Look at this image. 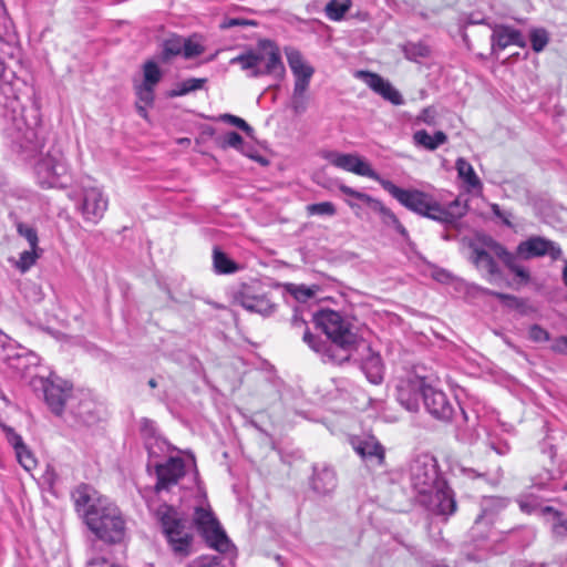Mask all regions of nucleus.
<instances>
[{
    "mask_svg": "<svg viewBox=\"0 0 567 567\" xmlns=\"http://www.w3.org/2000/svg\"><path fill=\"white\" fill-rule=\"evenodd\" d=\"M33 172L42 188L66 187L71 182L66 158L58 146H52L34 163Z\"/></svg>",
    "mask_w": 567,
    "mask_h": 567,
    "instance_id": "423d86ee",
    "label": "nucleus"
},
{
    "mask_svg": "<svg viewBox=\"0 0 567 567\" xmlns=\"http://www.w3.org/2000/svg\"><path fill=\"white\" fill-rule=\"evenodd\" d=\"M322 156L333 166L360 176L372 178L379 182L380 185L381 181H385L371 167L369 163L355 154H343L334 151H327L322 153Z\"/></svg>",
    "mask_w": 567,
    "mask_h": 567,
    "instance_id": "4468645a",
    "label": "nucleus"
},
{
    "mask_svg": "<svg viewBox=\"0 0 567 567\" xmlns=\"http://www.w3.org/2000/svg\"><path fill=\"white\" fill-rule=\"evenodd\" d=\"M7 78L4 63L0 59V121L3 134L17 146L18 152L35 154L42 148L37 131L40 123L38 111L32 110L31 118H27L19 95L25 83L20 79L8 81Z\"/></svg>",
    "mask_w": 567,
    "mask_h": 567,
    "instance_id": "f03ea898",
    "label": "nucleus"
},
{
    "mask_svg": "<svg viewBox=\"0 0 567 567\" xmlns=\"http://www.w3.org/2000/svg\"><path fill=\"white\" fill-rule=\"evenodd\" d=\"M224 558L220 556L199 557L189 567H225Z\"/></svg>",
    "mask_w": 567,
    "mask_h": 567,
    "instance_id": "6e6d98bb",
    "label": "nucleus"
},
{
    "mask_svg": "<svg viewBox=\"0 0 567 567\" xmlns=\"http://www.w3.org/2000/svg\"><path fill=\"white\" fill-rule=\"evenodd\" d=\"M482 293L497 298L505 307L517 310V307L522 306V299L504 292L491 290L488 288H482Z\"/></svg>",
    "mask_w": 567,
    "mask_h": 567,
    "instance_id": "79ce46f5",
    "label": "nucleus"
},
{
    "mask_svg": "<svg viewBox=\"0 0 567 567\" xmlns=\"http://www.w3.org/2000/svg\"><path fill=\"white\" fill-rule=\"evenodd\" d=\"M166 543L175 557L185 558L193 548V526L172 505L161 504L154 512Z\"/></svg>",
    "mask_w": 567,
    "mask_h": 567,
    "instance_id": "39448f33",
    "label": "nucleus"
},
{
    "mask_svg": "<svg viewBox=\"0 0 567 567\" xmlns=\"http://www.w3.org/2000/svg\"><path fill=\"white\" fill-rule=\"evenodd\" d=\"M207 83L206 78H190L186 79L183 82H179L175 85L174 89H172L168 93V97H177L183 96L186 94H189L192 92H195L197 90L204 89L205 84Z\"/></svg>",
    "mask_w": 567,
    "mask_h": 567,
    "instance_id": "473e14b6",
    "label": "nucleus"
},
{
    "mask_svg": "<svg viewBox=\"0 0 567 567\" xmlns=\"http://www.w3.org/2000/svg\"><path fill=\"white\" fill-rule=\"evenodd\" d=\"M470 248L472 250L470 259L476 268L486 270L493 277L501 275V270L492 256L493 252L487 251L477 243H471Z\"/></svg>",
    "mask_w": 567,
    "mask_h": 567,
    "instance_id": "a878e982",
    "label": "nucleus"
},
{
    "mask_svg": "<svg viewBox=\"0 0 567 567\" xmlns=\"http://www.w3.org/2000/svg\"><path fill=\"white\" fill-rule=\"evenodd\" d=\"M381 186L401 205L413 213L433 220L439 217L437 213H441L440 203L427 193L419 189L401 188L389 179L381 181Z\"/></svg>",
    "mask_w": 567,
    "mask_h": 567,
    "instance_id": "6e6552de",
    "label": "nucleus"
},
{
    "mask_svg": "<svg viewBox=\"0 0 567 567\" xmlns=\"http://www.w3.org/2000/svg\"><path fill=\"white\" fill-rule=\"evenodd\" d=\"M7 437H8L9 443L14 447V451H19L20 449L25 446L22 437L11 429L8 431Z\"/></svg>",
    "mask_w": 567,
    "mask_h": 567,
    "instance_id": "774afa93",
    "label": "nucleus"
},
{
    "mask_svg": "<svg viewBox=\"0 0 567 567\" xmlns=\"http://www.w3.org/2000/svg\"><path fill=\"white\" fill-rule=\"evenodd\" d=\"M183 37L172 35L162 43L159 60L164 63L169 62L173 58L182 55Z\"/></svg>",
    "mask_w": 567,
    "mask_h": 567,
    "instance_id": "72a5a7b5",
    "label": "nucleus"
},
{
    "mask_svg": "<svg viewBox=\"0 0 567 567\" xmlns=\"http://www.w3.org/2000/svg\"><path fill=\"white\" fill-rule=\"evenodd\" d=\"M546 506L547 505L540 504L538 499L532 495L519 501V507L522 512L527 514H535L539 517H542V509L546 508Z\"/></svg>",
    "mask_w": 567,
    "mask_h": 567,
    "instance_id": "de8ad7c7",
    "label": "nucleus"
},
{
    "mask_svg": "<svg viewBox=\"0 0 567 567\" xmlns=\"http://www.w3.org/2000/svg\"><path fill=\"white\" fill-rule=\"evenodd\" d=\"M140 431L144 439H155L157 434L155 422L151 419L143 417L140 422Z\"/></svg>",
    "mask_w": 567,
    "mask_h": 567,
    "instance_id": "4d7b16f0",
    "label": "nucleus"
},
{
    "mask_svg": "<svg viewBox=\"0 0 567 567\" xmlns=\"http://www.w3.org/2000/svg\"><path fill=\"white\" fill-rule=\"evenodd\" d=\"M307 212L309 215H327L333 216L336 215V206L331 202H321L316 204H310L307 206Z\"/></svg>",
    "mask_w": 567,
    "mask_h": 567,
    "instance_id": "603ef678",
    "label": "nucleus"
},
{
    "mask_svg": "<svg viewBox=\"0 0 567 567\" xmlns=\"http://www.w3.org/2000/svg\"><path fill=\"white\" fill-rule=\"evenodd\" d=\"M21 353H22L21 362H22V364L25 365V371L31 365H38L39 357L35 353H33L27 349H24L23 352H21Z\"/></svg>",
    "mask_w": 567,
    "mask_h": 567,
    "instance_id": "69168bd1",
    "label": "nucleus"
},
{
    "mask_svg": "<svg viewBox=\"0 0 567 567\" xmlns=\"http://www.w3.org/2000/svg\"><path fill=\"white\" fill-rule=\"evenodd\" d=\"M234 302L249 312L268 317L276 310V305L268 298L258 282L241 284L234 292Z\"/></svg>",
    "mask_w": 567,
    "mask_h": 567,
    "instance_id": "9b49d317",
    "label": "nucleus"
},
{
    "mask_svg": "<svg viewBox=\"0 0 567 567\" xmlns=\"http://www.w3.org/2000/svg\"><path fill=\"white\" fill-rule=\"evenodd\" d=\"M461 473L470 480H482L488 482V472L487 471H478L472 467H461Z\"/></svg>",
    "mask_w": 567,
    "mask_h": 567,
    "instance_id": "680f3d73",
    "label": "nucleus"
},
{
    "mask_svg": "<svg viewBox=\"0 0 567 567\" xmlns=\"http://www.w3.org/2000/svg\"><path fill=\"white\" fill-rule=\"evenodd\" d=\"M313 69H306V72L302 74H296L295 78V86L293 93L295 95L307 94L310 79L313 74Z\"/></svg>",
    "mask_w": 567,
    "mask_h": 567,
    "instance_id": "8fccbe9b",
    "label": "nucleus"
},
{
    "mask_svg": "<svg viewBox=\"0 0 567 567\" xmlns=\"http://www.w3.org/2000/svg\"><path fill=\"white\" fill-rule=\"evenodd\" d=\"M491 28L493 30L491 35L492 52L504 50L512 44L519 48L526 47V40L519 30L506 24H494Z\"/></svg>",
    "mask_w": 567,
    "mask_h": 567,
    "instance_id": "5701e85b",
    "label": "nucleus"
},
{
    "mask_svg": "<svg viewBox=\"0 0 567 567\" xmlns=\"http://www.w3.org/2000/svg\"><path fill=\"white\" fill-rule=\"evenodd\" d=\"M435 117H436V111L434 107L429 106L421 111L420 115L417 116V120L427 124V125H434L435 124Z\"/></svg>",
    "mask_w": 567,
    "mask_h": 567,
    "instance_id": "0e129e2a",
    "label": "nucleus"
},
{
    "mask_svg": "<svg viewBox=\"0 0 567 567\" xmlns=\"http://www.w3.org/2000/svg\"><path fill=\"white\" fill-rule=\"evenodd\" d=\"M516 255V262L518 259H533L548 255L554 260L559 259L561 249L554 241L540 236H532L528 239L520 241L514 252Z\"/></svg>",
    "mask_w": 567,
    "mask_h": 567,
    "instance_id": "2eb2a0df",
    "label": "nucleus"
},
{
    "mask_svg": "<svg viewBox=\"0 0 567 567\" xmlns=\"http://www.w3.org/2000/svg\"><path fill=\"white\" fill-rule=\"evenodd\" d=\"M308 103L307 94L295 95L291 97V109L295 114L299 115L306 112Z\"/></svg>",
    "mask_w": 567,
    "mask_h": 567,
    "instance_id": "13d9d810",
    "label": "nucleus"
},
{
    "mask_svg": "<svg viewBox=\"0 0 567 567\" xmlns=\"http://www.w3.org/2000/svg\"><path fill=\"white\" fill-rule=\"evenodd\" d=\"M33 384L35 389L42 390L48 408L56 416H61L65 408L69 409L74 398L72 384L54 374L47 379H37Z\"/></svg>",
    "mask_w": 567,
    "mask_h": 567,
    "instance_id": "1a4fd4ad",
    "label": "nucleus"
},
{
    "mask_svg": "<svg viewBox=\"0 0 567 567\" xmlns=\"http://www.w3.org/2000/svg\"><path fill=\"white\" fill-rule=\"evenodd\" d=\"M135 94L138 103H143L145 106H152L155 100V86L143 83L136 84Z\"/></svg>",
    "mask_w": 567,
    "mask_h": 567,
    "instance_id": "c03bdc74",
    "label": "nucleus"
},
{
    "mask_svg": "<svg viewBox=\"0 0 567 567\" xmlns=\"http://www.w3.org/2000/svg\"><path fill=\"white\" fill-rule=\"evenodd\" d=\"M380 214L382 221L386 225H391L403 238H409L406 228L401 224L396 215L383 204L377 210Z\"/></svg>",
    "mask_w": 567,
    "mask_h": 567,
    "instance_id": "58836bf2",
    "label": "nucleus"
},
{
    "mask_svg": "<svg viewBox=\"0 0 567 567\" xmlns=\"http://www.w3.org/2000/svg\"><path fill=\"white\" fill-rule=\"evenodd\" d=\"M404 56L413 62H417L421 58H427L431 53L430 48L423 42H406L402 45Z\"/></svg>",
    "mask_w": 567,
    "mask_h": 567,
    "instance_id": "e433bc0d",
    "label": "nucleus"
},
{
    "mask_svg": "<svg viewBox=\"0 0 567 567\" xmlns=\"http://www.w3.org/2000/svg\"><path fill=\"white\" fill-rule=\"evenodd\" d=\"M422 400L425 410L441 422H451L456 409L461 411L463 419L467 420V415L458 402L451 401L445 392L430 384L426 385Z\"/></svg>",
    "mask_w": 567,
    "mask_h": 567,
    "instance_id": "f8f14e48",
    "label": "nucleus"
},
{
    "mask_svg": "<svg viewBox=\"0 0 567 567\" xmlns=\"http://www.w3.org/2000/svg\"><path fill=\"white\" fill-rule=\"evenodd\" d=\"M230 64L248 71L249 78L270 76L279 82L286 73L278 45L268 39L259 40L255 49L233 58Z\"/></svg>",
    "mask_w": 567,
    "mask_h": 567,
    "instance_id": "20e7f679",
    "label": "nucleus"
},
{
    "mask_svg": "<svg viewBox=\"0 0 567 567\" xmlns=\"http://www.w3.org/2000/svg\"><path fill=\"white\" fill-rule=\"evenodd\" d=\"M358 76L375 93L394 105L404 103L402 94L381 75L370 71H359Z\"/></svg>",
    "mask_w": 567,
    "mask_h": 567,
    "instance_id": "4be33fe9",
    "label": "nucleus"
},
{
    "mask_svg": "<svg viewBox=\"0 0 567 567\" xmlns=\"http://www.w3.org/2000/svg\"><path fill=\"white\" fill-rule=\"evenodd\" d=\"M23 350L24 348L10 340L0 352V361L7 363L11 369L18 372H24L25 365L21 362V352H23Z\"/></svg>",
    "mask_w": 567,
    "mask_h": 567,
    "instance_id": "7c9ffc66",
    "label": "nucleus"
},
{
    "mask_svg": "<svg viewBox=\"0 0 567 567\" xmlns=\"http://www.w3.org/2000/svg\"><path fill=\"white\" fill-rule=\"evenodd\" d=\"M409 476L417 501L433 493L439 486L442 487L445 482L439 472L436 460L429 454L419 455L411 462Z\"/></svg>",
    "mask_w": 567,
    "mask_h": 567,
    "instance_id": "0eeeda50",
    "label": "nucleus"
},
{
    "mask_svg": "<svg viewBox=\"0 0 567 567\" xmlns=\"http://www.w3.org/2000/svg\"><path fill=\"white\" fill-rule=\"evenodd\" d=\"M247 25H257V22L254 20L243 19V18H226L220 24L221 29H230L233 27H247Z\"/></svg>",
    "mask_w": 567,
    "mask_h": 567,
    "instance_id": "052dcab7",
    "label": "nucleus"
},
{
    "mask_svg": "<svg viewBox=\"0 0 567 567\" xmlns=\"http://www.w3.org/2000/svg\"><path fill=\"white\" fill-rule=\"evenodd\" d=\"M529 39L533 51L539 53L547 47L549 34L544 28H535L530 30Z\"/></svg>",
    "mask_w": 567,
    "mask_h": 567,
    "instance_id": "a19ab883",
    "label": "nucleus"
},
{
    "mask_svg": "<svg viewBox=\"0 0 567 567\" xmlns=\"http://www.w3.org/2000/svg\"><path fill=\"white\" fill-rule=\"evenodd\" d=\"M17 231L21 237L27 239V241L30 245V248H39L38 247V243H39L38 233L34 227H32L28 224H24V223H19L17 225Z\"/></svg>",
    "mask_w": 567,
    "mask_h": 567,
    "instance_id": "09e8293b",
    "label": "nucleus"
},
{
    "mask_svg": "<svg viewBox=\"0 0 567 567\" xmlns=\"http://www.w3.org/2000/svg\"><path fill=\"white\" fill-rule=\"evenodd\" d=\"M69 411L79 425L92 426L101 420V406L86 395H74Z\"/></svg>",
    "mask_w": 567,
    "mask_h": 567,
    "instance_id": "412c9836",
    "label": "nucleus"
},
{
    "mask_svg": "<svg viewBox=\"0 0 567 567\" xmlns=\"http://www.w3.org/2000/svg\"><path fill=\"white\" fill-rule=\"evenodd\" d=\"M162 75L161 69L153 60H147L143 64V84L156 86L159 83Z\"/></svg>",
    "mask_w": 567,
    "mask_h": 567,
    "instance_id": "ea45409f",
    "label": "nucleus"
},
{
    "mask_svg": "<svg viewBox=\"0 0 567 567\" xmlns=\"http://www.w3.org/2000/svg\"><path fill=\"white\" fill-rule=\"evenodd\" d=\"M287 290L298 300L299 302H306L308 299L315 296V290L303 285H287Z\"/></svg>",
    "mask_w": 567,
    "mask_h": 567,
    "instance_id": "864d4df0",
    "label": "nucleus"
},
{
    "mask_svg": "<svg viewBox=\"0 0 567 567\" xmlns=\"http://www.w3.org/2000/svg\"><path fill=\"white\" fill-rule=\"evenodd\" d=\"M491 210L494 214L495 217L502 220V223L507 227H513V224L511 221L512 214L507 212H503L501 209V206L498 204H492Z\"/></svg>",
    "mask_w": 567,
    "mask_h": 567,
    "instance_id": "e2e57ef3",
    "label": "nucleus"
},
{
    "mask_svg": "<svg viewBox=\"0 0 567 567\" xmlns=\"http://www.w3.org/2000/svg\"><path fill=\"white\" fill-rule=\"evenodd\" d=\"M458 177L463 179L471 188H478L482 183L476 175L473 166L463 157L457 158L455 164Z\"/></svg>",
    "mask_w": 567,
    "mask_h": 567,
    "instance_id": "f704fd0d",
    "label": "nucleus"
},
{
    "mask_svg": "<svg viewBox=\"0 0 567 567\" xmlns=\"http://www.w3.org/2000/svg\"><path fill=\"white\" fill-rule=\"evenodd\" d=\"M369 354L362 360L361 369L367 379L373 384H380L383 381V362L379 353L372 352L368 347Z\"/></svg>",
    "mask_w": 567,
    "mask_h": 567,
    "instance_id": "cd10ccee",
    "label": "nucleus"
},
{
    "mask_svg": "<svg viewBox=\"0 0 567 567\" xmlns=\"http://www.w3.org/2000/svg\"><path fill=\"white\" fill-rule=\"evenodd\" d=\"M205 51V48L199 42H195L192 38H183V51L182 55L185 59H193L200 54H203Z\"/></svg>",
    "mask_w": 567,
    "mask_h": 567,
    "instance_id": "49530a36",
    "label": "nucleus"
},
{
    "mask_svg": "<svg viewBox=\"0 0 567 567\" xmlns=\"http://www.w3.org/2000/svg\"><path fill=\"white\" fill-rule=\"evenodd\" d=\"M79 209L86 221L96 224L107 209V199L97 187L84 188Z\"/></svg>",
    "mask_w": 567,
    "mask_h": 567,
    "instance_id": "aec40b11",
    "label": "nucleus"
},
{
    "mask_svg": "<svg viewBox=\"0 0 567 567\" xmlns=\"http://www.w3.org/2000/svg\"><path fill=\"white\" fill-rule=\"evenodd\" d=\"M419 503L435 515L449 517L456 512L457 504L453 489L446 481L443 486H439L433 493L419 499Z\"/></svg>",
    "mask_w": 567,
    "mask_h": 567,
    "instance_id": "dca6fc26",
    "label": "nucleus"
},
{
    "mask_svg": "<svg viewBox=\"0 0 567 567\" xmlns=\"http://www.w3.org/2000/svg\"><path fill=\"white\" fill-rule=\"evenodd\" d=\"M529 339L534 342H544L549 340V333L539 324H533L529 328Z\"/></svg>",
    "mask_w": 567,
    "mask_h": 567,
    "instance_id": "bf43d9fd",
    "label": "nucleus"
},
{
    "mask_svg": "<svg viewBox=\"0 0 567 567\" xmlns=\"http://www.w3.org/2000/svg\"><path fill=\"white\" fill-rule=\"evenodd\" d=\"M468 206L466 202L462 203L460 198L454 199L447 207L440 204L439 217L434 220L444 224L445 226H455L457 221L466 215Z\"/></svg>",
    "mask_w": 567,
    "mask_h": 567,
    "instance_id": "c85d7f7f",
    "label": "nucleus"
},
{
    "mask_svg": "<svg viewBox=\"0 0 567 567\" xmlns=\"http://www.w3.org/2000/svg\"><path fill=\"white\" fill-rule=\"evenodd\" d=\"M414 143L429 151H435L447 142V135L443 131H436L433 135L425 130L416 131L413 135Z\"/></svg>",
    "mask_w": 567,
    "mask_h": 567,
    "instance_id": "2f4dec72",
    "label": "nucleus"
},
{
    "mask_svg": "<svg viewBox=\"0 0 567 567\" xmlns=\"http://www.w3.org/2000/svg\"><path fill=\"white\" fill-rule=\"evenodd\" d=\"M213 261L215 271L217 274H234L239 268L238 265L234 260H231L225 252H223L218 247L214 248Z\"/></svg>",
    "mask_w": 567,
    "mask_h": 567,
    "instance_id": "c9c22d12",
    "label": "nucleus"
},
{
    "mask_svg": "<svg viewBox=\"0 0 567 567\" xmlns=\"http://www.w3.org/2000/svg\"><path fill=\"white\" fill-rule=\"evenodd\" d=\"M154 468L157 478L154 492L157 495H161L163 492H169L186 473L185 462L178 456H171L164 463H156Z\"/></svg>",
    "mask_w": 567,
    "mask_h": 567,
    "instance_id": "ddd939ff",
    "label": "nucleus"
},
{
    "mask_svg": "<svg viewBox=\"0 0 567 567\" xmlns=\"http://www.w3.org/2000/svg\"><path fill=\"white\" fill-rule=\"evenodd\" d=\"M202 537L209 546L220 553H225L229 547V539L221 529L218 520L210 509L196 507L193 516V524Z\"/></svg>",
    "mask_w": 567,
    "mask_h": 567,
    "instance_id": "9d476101",
    "label": "nucleus"
},
{
    "mask_svg": "<svg viewBox=\"0 0 567 567\" xmlns=\"http://www.w3.org/2000/svg\"><path fill=\"white\" fill-rule=\"evenodd\" d=\"M16 455L19 463L27 471H31L37 464L35 458L33 457V455L31 454L27 446H23L19 451H16Z\"/></svg>",
    "mask_w": 567,
    "mask_h": 567,
    "instance_id": "5fc2aeb1",
    "label": "nucleus"
},
{
    "mask_svg": "<svg viewBox=\"0 0 567 567\" xmlns=\"http://www.w3.org/2000/svg\"><path fill=\"white\" fill-rule=\"evenodd\" d=\"M217 144L223 150L226 148H235L237 151H240L243 154L247 155L248 157L261 163L262 165H267L268 161L265 159L262 156H256L254 154H250L245 150V143L241 137V135L235 131H229L225 135L217 138Z\"/></svg>",
    "mask_w": 567,
    "mask_h": 567,
    "instance_id": "c756f323",
    "label": "nucleus"
},
{
    "mask_svg": "<svg viewBox=\"0 0 567 567\" xmlns=\"http://www.w3.org/2000/svg\"><path fill=\"white\" fill-rule=\"evenodd\" d=\"M478 241L482 244L481 247L493 252L511 272L519 278L520 282L527 284L530 280L529 271L519 262H516V255L507 250L501 243L487 235L478 237Z\"/></svg>",
    "mask_w": 567,
    "mask_h": 567,
    "instance_id": "a211bd4d",
    "label": "nucleus"
},
{
    "mask_svg": "<svg viewBox=\"0 0 567 567\" xmlns=\"http://www.w3.org/2000/svg\"><path fill=\"white\" fill-rule=\"evenodd\" d=\"M542 518L550 525L553 539L561 542L567 537V517L553 506L542 509Z\"/></svg>",
    "mask_w": 567,
    "mask_h": 567,
    "instance_id": "393cba45",
    "label": "nucleus"
},
{
    "mask_svg": "<svg viewBox=\"0 0 567 567\" xmlns=\"http://www.w3.org/2000/svg\"><path fill=\"white\" fill-rule=\"evenodd\" d=\"M351 445L368 466L381 467L384 464L385 449L374 436L353 437Z\"/></svg>",
    "mask_w": 567,
    "mask_h": 567,
    "instance_id": "6ab92c4d",
    "label": "nucleus"
},
{
    "mask_svg": "<svg viewBox=\"0 0 567 567\" xmlns=\"http://www.w3.org/2000/svg\"><path fill=\"white\" fill-rule=\"evenodd\" d=\"M495 515L483 511V513L475 519L474 525L470 530V535L473 542L477 545L494 536L492 525L494 523Z\"/></svg>",
    "mask_w": 567,
    "mask_h": 567,
    "instance_id": "bb28decb",
    "label": "nucleus"
},
{
    "mask_svg": "<svg viewBox=\"0 0 567 567\" xmlns=\"http://www.w3.org/2000/svg\"><path fill=\"white\" fill-rule=\"evenodd\" d=\"M350 0H331L324 8L326 16L332 21L343 19L346 12L350 9Z\"/></svg>",
    "mask_w": 567,
    "mask_h": 567,
    "instance_id": "4c0bfd02",
    "label": "nucleus"
},
{
    "mask_svg": "<svg viewBox=\"0 0 567 567\" xmlns=\"http://www.w3.org/2000/svg\"><path fill=\"white\" fill-rule=\"evenodd\" d=\"M74 509L94 537L104 544L124 540L126 522L122 511L94 486L81 483L71 491Z\"/></svg>",
    "mask_w": 567,
    "mask_h": 567,
    "instance_id": "f257e3e1",
    "label": "nucleus"
},
{
    "mask_svg": "<svg viewBox=\"0 0 567 567\" xmlns=\"http://www.w3.org/2000/svg\"><path fill=\"white\" fill-rule=\"evenodd\" d=\"M313 321L324 332L329 341L312 334L309 328H306L302 333L303 342L319 353L323 362L343 364L350 361L352 352L357 348L358 336L342 315L331 309H322L313 315Z\"/></svg>",
    "mask_w": 567,
    "mask_h": 567,
    "instance_id": "7ed1b4c3",
    "label": "nucleus"
},
{
    "mask_svg": "<svg viewBox=\"0 0 567 567\" xmlns=\"http://www.w3.org/2000/svg\"><path fill=\"white\" fill-rule=\"evenodd\" d=\"M427 383L423 378L413 377L401 379L396 384V401L409 412H417L420 409V399Z\"/></svg>",
    "mask_w": 567,
    "mask_h": 567,
    "instance_id": "f3484780",
    "label": "nucleus"
},
{
    "mask_svg": "<svg viewBox=\"0 0 567 567\" xmlns=\"http://www.w3.org/2000/svg\"><path fill=\"white\" fill-rule=\"evenodd\" d=\"M42 249L40 248H30L29 250H24L20 254V258L17 262V268L22 272L29 270L40 257Z\"/></svg>",
    "mask_w": 567,
    "mask_h": 567,
    "instance_id": "37998d69",
    "label": "nucleus"
},
{
    "mask_svg": "<svg viewBox=\"0 0 567 567\" xmlns=\"http://www.w3.org/2000/svg\"><path fill=\"white\" fill-rule=\"evenodd\" d=\"M220 120L241 130L247 136H254L255 130L244 118L233 114H223L220 115Z\"/></svg>",
    "mask_w": 567,
    "mask_h": 567,
    "instance_id": "3c124183",
    "label": "nucleus"
},
{
    "mask_svg": "<svg viewBox=\"0 0 567 567\" xmlns=\"http://www.w3.org/2000/svg\"><path fill=\"white\" fill-rule=\"evenodd\" d=\"M337 484V475L331 467H313V474L310 481V486L315 493L322 496L329 495L336 489Z\"/></svg>",
    "mask_w": 567,
    "mask_h": 567,
    "instance_id": "b1692460",
    "label": "nucleus"
},
{
    "mask_svg": "<svg viewBox=\"0 0 567 567\" xmlns=\"http://www.w3.org/2000/svg\"><path fill=\"white\" fill-rule=\"evenodd\" d=\"M551 350L557 353L567 354V336L556 338L551 343Z\"/></svg>",
    "mask_w": 567,
    "mask_h": 567,
    "instance_id": "338daca9",
    "label": "nucleus"
},
{
    "mask_svg": "<svg viewBox=\"0 0 567 567\" xmlns=\"http://www.w3.org/2000/svg\"><path fill=\"white\" fill-rule=\"evenodd\" d=\"M287 60L293 75L305 73L306 69H313L312 66L305 64L299 51L292 50L288 52Z\"/></svg>",
    "mask_w": 567,
    "mask_h": 567,
    "instance_id": "a18cd8bd",
    "label": "nucleus"
}]
</instances>
